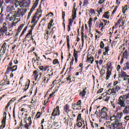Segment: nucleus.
<instances>
[{
	"instance_id": "obj_7",
	"label": "nucleus",
	"mask_w": 129,
	"mask_h": 129,
	"mask_svg": "<svg viewBox=\"0 0 129 129\" xmlns=\"http://www.w3.org/2000/svg\"><path fill=\"white\" fill-rule=\"evenodd\" d=\"M101 118L102 119H106V116H107V112H101Z\"/></svg>"
},
{
	"instance_id": "obj_20",
	"label": "nucleus",
	"mask_w": 129,
	"mask_h": 129,
	"mask_svg": "<svg viewBox=\"0 0 129 129\" xmlns=\"http://www.w3.org/2000/svg\"><path fill=\"white\" fill-rule=\"evenodd\" d=\"M4 14H0V25L5 20V18H4Z\"/></svg>"
},
{
	"instance_id": "obj_49",
	"label": "nucleus",
	"mask_w": 129,
	"mask_h": 129,
	"mask_svg": "<svg viewBox=\"0 0 129 129\" xmlns=\"http://www.w3.org/2000/svg\"><path fill=\"white\" fill-rule=\"evenodd\" d=\"M104 2H105V0H100L98 2V4H99V5H102V4H103V3H104Z\"/></svg>"
},
{
	"instance_id": "obj_36",
	"label": "nucleus",
	"mask_w": 129,
	"mask_h": 129,
	"mask_svg": "<svg viewBox=\"0 0 129 129\" xmlns=\"http://www.w3.org/2000/svg\"><path fill=\"white\" fill-rule=\"evenodd\" d=\"M31 35H32V31H30L26 35V38H31Z\"/></svg>"
},
{
	"instance_id": "obj_32",
	"label": "nucleus",
	"mask_w": 129,
	"mask_h": 129,
	"mask_svg": "<svg viewBox=\"0 0 129 129\" xmlns=\"http://www.w3.org/2000/svg\"><path fill=\"white\" fill-rule=\"evenodd\" d=\"M72 108L73 109H76L77 110H79V108H75V106H77V104L74 103L72 104Z\"/></svg>"
},
{
	"instance_id": "obj_62",
	"label": "nucleus",
	"mask_w": 129,
	"mask_h": 129,
	"mask_svg": "<svg viewBox=\"0 0 129 129\" xmlns=\"http://www.w3.org/2000/svg\"><path fill=\"white\" fill-rule=\"evenodd\" d=\"M47 16H49V17H52V16H54V15L53 14V13H49Z\"/></svg>"
},
{
	"instance_id": "obj_22",
	"label": "nucleus",
	"mask_w": 129,
	"mask_h": 129,
	"mask_svg": "<svg viewBox=\"0 0 129 129\" xmlns=\"http://www.w3.org/2000/svg\"><path fill=\"white\" fill-rule=\"evenodd\" d=\"M122 115H123L122 112H121V113L118 112V113H117L116 117L117 118H119V119H120V118H121Z\"/></svg>"
},
{
	"instance_id": "obj_38",
	"label": "nucleus",
	"mask_w": 129,
	"mask_h": 129,
	"mask_svg": "<svg viewBox=\"0 0 129 129\" xmlns=\"http://www.w3.org/2000/svg\"><path fill=\"white\" fill-rule=\"evenodd\" d=\"M20 16V12L18 11L16 13V15H13V17H15V18H19Z\"/></svg>"
},
{
	"instance_id": "obj_45",
	"label": "nucleus",
	"mask_w": 129,
	"mask_h": 129,
	"mask_svg": "<svg viewBox=\"0 0 129 129\" xmlns=\"http://www.w3.org/2000/svg\"><path fill=\"white\" fill-rule=\"evenodd\" d=\"M103 22L100 23L99 25H98V28H101V27H103Z\"/></svg>"
},
{
	"instance_id": "obj_4",
	"label": "nucleus",
	"mask_w": 129,
	"mask_h": 129,
	"mask_svg": "<svg viewBox=\"0 0 129 129\" xmlns=\"http://www.w3.org/2000/svg\"><path fill=\"white\" fill-rule=\"evenodd\" d=\"M113 129H121L122 128V124L118 123L115 121V123H113Z\"/></svg>"
},
{
	"instance_id": "obj_31",
	"label": "nucleus",
	"mask_w": 129,
	"mask_h": 129,
	"mask_svg": "<svg viewBox=\"0 0 129 129\" xmlns=\"http://www.w3.org/2000/svg\"><path fill=\"white\" fill-rule=\"evenodd\" d=\"M88 4H89V3L88 2V0H84L83 7H85V6H87Z\"/></svg>"
},
{
	"instance_id": "obj_40",
	"label": "nucleus",
	"mask_w": 129,
	"mask_h": 129,
	"mask_svg": "<svg viewBox=\"0 0 129 129\" xmlns=\"http://www.w3.org/2000/svg\"><path fill=\"white\" fill-rule=\"evenodd\" d=\"M55 91H57V90H55H55H53V92H52V93H51L49 95V98H51V97H52V96H53V95H54V94H55Z\"/></svg>"
},
{
	"instance_id": "obj_9",
	"label": "nucleus",
	"mask_w": 129,
	"mask_h": 129,
	"mask_svg": "<svg viewBox=\"0 0 129 129\" xmlns=\"http://www.w3.org/2000/svg\"><path fill=\"white\" fill-rule=\"evenodd\" d=\"M77 10H76V9H75V8H73V11H72V13H73V15L72 16L73 20H75V19H76L77 18V16L76 15H77V13H76Z\"/></svg>"
},
{
	"instance_id": "obj_14",
	"label": "nucleus",
	"mask_w": 129,
	"mask_h": 129,
	"mask_svg": "<svg viewBox=\"0 0 129 129\" xmlns=\"http://www.w3.org/2000/svg\"><path fill=\"white\" fill-rule=\"evenodd\" d=\"M84 38L85 39H86L87 38V36L86 35H84V33L82 32V46H83L84 44Z\"/></svg>"
},
{
	"instance_id": "obj_30",
	"label": "nucleus",
	"mask_w": 129,
	"mask_h": 129,
	"mask_svg": "<svg viewBox=\"0 0 129 129\" xmlns=\"http://www.w3.org/2000/svg\"><path fill=\"white\" fill-rule=\"evenodd\" d=\"M38 6V2L37 3H35L32 7V8H31V10H33V11L35 9V8H36V7Z\"/></svg>"
},
{
	"instance_id": "obj_47",
	"label": "nucleus",
	"mask_w": 129,
	"mask_h": 129,
	"mask_svg": "<svg viewBox=\"0 0 129 129\" xmlns=\"http://www.w3.org/2000/svg\"><path fill=\"white\" fill-rule=\"evenodd\" d=\"M74 57L75 58H78V53L77 52H74Z\"/></svg>"
},
{
	"instance_id": "obj_58",
	"label": "nucleus",
	"mask_w": 129,
	"mask_h": 129,
	"mask_svg": "<svg viewBox=\"0 0 129 129\" xmlns=\"http://www.w3.org/2000/svg\"><path fill=\"white\" fill-rule=\"evenodd\" d=\"M124 58L122 57L120 62V65L122 64V63H123Z\"/></svg>"
},
{
	"instance_id": "obj_64",
	"label": "nucleus",
	"mask_w": 129,
	"mask_h": 129,
	"mask_svg": "<svg viewBox=\"0 0 129 129\" xmlns=\"http://www.w3.org/2000/svg\"><path fill=\"white\" fill-rule=\"evenodd\" d=\"M125 120H129V116H126L124 117Z\"/></svg>"
},
{
	"instance_id": "obj_10",
	"label": "nucleus",
	"mask_w": 129,
	"mask_h": 129,
	"mask_svg": "<svg viewBox=\"0 0 129 129\" xmlns=\"http://www.w3.org/2000/svg\"><path fill=\"white\" fill-rule=\"evenodd\" d=\"M107 73H106V80H108L110 77V75H111V71H110L109 70L107 69Z\"/></svg>"
},
{
	"instance_id": "obj_59",
	"label": "nucleus",
	"mask_w": 129,
	"mask_h": 129,
	"mask_svg": "<svg viewBox=\"0 0 129 129\" xmlns=\"http://www.w3.org/2000/svg\"><path fill=\"white\" fill-rule=\"evenodd\" d=\"M71 31V26L68 25V31L70 32Z\"/></svg>"
},
{
	"instance_id": "obj_27",
	"label": "nucleus",
	"mask_w": 129,
	"mask_h": 129,
	"mask_svg": "<svg viewBox=\"0 0 129 129\" xmlns=\"http://www.w3.org/2000/svg\"><path fill=\"white\" fill-rule=\"evenodd\" d=\"M100 48L101 49H104V43L102 41L100 42Z\"/></svg>"
},
{
	"instance_id": "obj_2",
	"label": "nucleus",
	"mask_w": 129,
	"mask_h": 129,
	"mask_svg": "<svg viewBox=\"0 0 129 129\" xmlns=\"http://www.w3.org/2000/svg\"><path fill=\"white\" fill-rule=\"evenodd\" d=\"M8 32V25L7 23H4L2 27L0 28V37L4 36Z\"/></svg>"
},
{
	"instance_id": "obj_63",
	"label": "nucleus",
	"mask_w": 129,
	"mask_h": 129,
	"mask_svg": "<svg viewBox=\"0 0 129 129\" xmlns=\"http://www.w3.org/2000/svg\"><path fill=\"white\" fill-rule=\"evenodd\" d=\"M102 62H103V60L102 59H100L99 61V65H101V64H102Z\"/></svg>"
},
{
	"instance_id": "obj_57",
	"label": "nucleus",
	"mask_w": 129,
	"mask_h": 129,
	"mask_svg": "<svg viewBox=\"0 0 129 129\" xmlns=\"http://www.w3.org/2000/svg\"><path fill=\"white\" fill-rule=\"evenodd\" d=\"M102 53V50L99 49L98 51V55H100Z\"/></svg>"
},
{
	"instance_id": "obj_24",
	"label": "nucleus",
	"mask_w": 129,
	"mask_h": 129,
	"mask_svg": "<svg viewBox=\"0 0 129 129\" xmlns=\"http://www.w3.org/2000/svg\"><path fill=\"white\" fill-rule=\"evenodd\" d=\"M7 119V117H3V119L2 120V123H3V125H4V126H3V128L6 126V120Z\"/></svg>"
},
{
	"instance_id": "obj_28",
	"label": "nucleus",
	"mask_w": 129,
	"mask_h": 129,
	"mask_svg": "<svg viewBox=\"0 0 129 129\" xmlns=\"http://www.w3.org/2000/svg\"><path fill=\"white\" fill-rule=\"evenodd\" d=\"M82 117H81V114L80 113L78 114V117H77V121H79V120H82Z\"/></svg>"
},
{
	"instance_id": "obj_48",
	"label": "nucleus",
	"mask_w": 129,
	"mask_h": 129,
	"mask_svg": "<svg viewBox=\"0 0 129 129\" xmlns=\"http://www.w3.org/2000/svg\"><path fill=\"white\" fill-rule=\"evenodd\" d=\"M112 124H113V123H112L111 125L109 124L108 126V128H109V129H113V126Z\"/></svg>"
},
{
	"instance_id": "obj_29",
	"label": "nucleus",
	"mask_w": 129,
	"mask_h": 129,
	"mask_svg": "<svg viewBox=\"0 0 129 129\" xmlns=\"http://www.w3.org/2000/svg\"><path fill=\"white\" fill-rule=\"evenodd\" d=\"M24 25L23 24H22L20 25V26L18 27V32H21L22 31Z\"/></svg>"
},
{
	"instance_id": "obj_13",
	"label": "nucleus",
	"mask_w": 129,
	"mask_h": 129,
	"mask_svg": "<svg viewBox=\"0 0 129 129\" xmlns=\"http://www.w3.org/2000/svg\"><path fill=\"white\" fill-rule=\"evenodd\" d=\"M6 4H10V5H13V4H15L16 2H17L16 0H5Z\"/></svg>"
},
{
	"instance_id": "obj_53",
	"label": "nucleus",
	"mask_w": 129,
	"mask_h": 129,
	"mask_svg": "<svg viewBox=\"0 0 129 129\" xmlns=\"http://www.w3.org/2000/svg\"><path fill=\"white\" fill-rule=\"evenodd\" d=\"M102 91H103V88H101L100 89L98 90L97 93H101V92H102Z\"/></svg>"
},
{
	"instance_id": "obj_1",
	"label": "nucleus",
	"mask_w": 129,
	"mask_h": 129,
	"mask_svg": "<svg viewBox=\"0 0 129 129\" xmlns=\"http://www.w3.org/2000/svg\"><path fill=\"white\" fill-rule=\"evenodd\" d=\"M125 101L123 99V97L120 96L117 101V104L118 105L119 108H123V107H125Z\"/></svg>"
},
{
	"instance_id": "obj_33",
	"label": "nucleus",
	"mask_w": 129,
	"mask_h": 129,
	"mask_svg": "<svg viewBox=\"0 0 129 129\" xmlns=\"http://www.w3.org/2000/svg\"><path fill=\"white\" fill-rule=\"evenodd\" d=\"M56 64H59V61H58V59H55L53 61V64L56 65Z\"/></svg>"
},
{
	"instance_id": "obj_15",
	"label": "nucleus",
	"mask_w": 129,
	"mask_h": 129,
	"mask_svg": "<svg viewBox=\"0 0 129 129\" xmlns=\"http://www.w3.org/2000/svg\"><path fill=\"white\" fill-rule=\"evenodd\" d=\"M48 68H49V67L43 66H41L39 67V69L41 71H47V69H48Z\"/></svg>"
},
{
	"instance_id": "obj_43",
	"label": "nucleus",
	"mask_w": 129,
	"mask_h": 129,
	"mask_svg": "<svg viewBox=\"0 0 129 129\" xmlns=\"http://www.w3.org/2000/svg\"><path fill=\"white\" fill-rule=\"evenodd\" d=\"M28 120L29 121L28 124L29 125L32 124V120L31 119V117H28Z\"/></svg>"
},
{
	"instance_id": "obj_12",
	"label": "nucleus",
	"mask_w": 129,
	"mask_h": 129,
	"mask_svg": "<svg viewBox=\"0 0 129 129\" xmlns=\"http://www.w3.org/2000/svg\"><path fill=\"white\" fill-rule=\"evenodd\" d=\"M128 51H127V50H125V51L123 53L122 57L123 58L125 59H127L128 57Z\"/></svg>"
},
{
	"instance_id": "obj_35",
	"label": "nucleus",
	"mask_w": 129,
	"mask_h": 129,
	"mask_svg": "<svg viewBox=\"0 0 129 129\" xmlns=\"http://www.w3.org/2000/svg\"><path fill=\"white\" fill-rule=\"evenodd\" d=\"M107 110H108V109H107L106 108V107H104L102 109H101V112H106V111H107Z\"/></svg>"
},
{
	"instance_id": "obj_3",
	"label": "nucleus",
	"mask_w": 129,
	"mask_h": 129,
	"mask_svg": "<svg viewBox=\"0 0 129 129\" xmlns=\"http://www.w3.org/2000/svg\"><path fill=\"white\" fill-rule=\"evenodd\" d=\"M60 115V110H59V106H57L54 109L50 118L53 119V116H59Z\"/></svg>"
},
{
	"instance_id": "obj_60",
	"label": "nucleus",
	"mask_w": 129,
	"mask_h": 129,
	"mask_svg": "<svg viewBox=\"0 0 129 129\" xmlns=\"http://www.w3.org/2000/svg\"><path fill=\"white\" fill-rule=\"evenodd\" d=\"M37 13L38 14H40V13H42V10H41L40 8H39L37 10Z\"/></svg>"
},
{
	"instance_id": "obj_6",
	"label": "nucleus",
	"mask_w": 129,
	"mask_h": 129,
	"mask_svg": "<svg viewBox=\"0 0 129 129\" xmlns=\"http://www.w3.org/2000/svg\"><path fill=\"white\" fill-rule=\"evenodd\" d=\"M120 90V87L119 86H116L114 87L112 89H110L112 93H117L118 92V91Z\"/></svg>"
},
{
	"instance_id": "obj_56",
	"label": "nucleus",
	"mask_w": 129,
	"mask_h": 129,
	"mask_svg": "<svg viewBox=\"0 0 129 129\" xmlns=\"http://www.w3.org/2000/svg\"><path fill=\"white\" fill-rule=\"evenodd\" d=\"M103 17L105 18V19H109V16L103 15Z\"/></svg>"
},
{
	"instance_id": "obj_44",
	"label": "nucleus",
	"mask_w": 129,
	"mask_h": 129,
	"mask_svg": "<svg viewBox=\"0 0 129 129\" xmlns=\"http://www.w3.org/2000/svg\"><path fill=\"white\" fill-rule=\"evenodd\" d=\"M76 104H77V106H80L81 104V100H79Z\"/></svg>"
},
{
	"instance_id": "obj_18",
	"label": "nucleus",
	"mask_w": 129,
	"mask_h": 129,
	"mask_svg": "<svg viewBox=\"0 0 129 129\" xmlns=\"http://www.w3.org/2000/svg\"><path fill=\"white\" fill-rule=\"evenodd\" d=\"M86 89V88L80 93V95H81L82 97H84V96H85V95L86 94L87 92L85 90Z\"/></svg>"
},
{
	"instance_id": "obj_26",
	"label": "nucleus",
	"mask_w": 129,
	"mask_h": 129,
	"mask_svg": "<svg viewBox=\"0 0 129 129\" xmlns=\"http://www.w3.org/2000/svg\"><path fill=\"white\" fill-rule=\"evenodd\" d=\"M69 26L72 27V24H73V22H74V20H73V18L69 19Z\"/></svg>"
},
{
	"instance_id": "obj_50",
	"label": "nucleus",
	"mask_w": 129,
	"mask_h": 129,
	"mask_svg": "<svg viewBox=\"0 0 129 129\" xmlns=\"http://www.w3.org/2000/svg\"><path fill=\"white\" fill-rule=\"evenodd\" d=\"M62 19H63V22H64L65 19H64L65 18V12H62Z\"/></svg>"
},
{
	"instance_id": "obj_46",
	"label": "nucleus",
	"mask_w": 129,
	"mask_h": 129,
	"mask_svg": "<svg viewBox=\"0 0 129 129\" xmlns=\"http://www.w3.org/2000/svg\"><path fill=\"white\" fill-rule=\"evenodd\" d=\"M102 21H103L104 22V23H105V26H108V23L107 20H102Z\"/></svg>"
},
{
	"instance_id": "obj_41",
	"label": "nucleus",
	"mask_w": 129,
	"mask_h": 129,
	"mask_svg": "<svg viewBox=\"0 0 129 129\" xmlns=\"http://www.w3.org/2000/svg\"><path fill=\"white\" fill-rule=\"evenodd\" d=\"M41 115H40V112H38L36 114L35 117L36 118H40Z\"/></svg>"
},
{
	"instance_id": "obj_17",
	"label": "nucleus",
	"mask_w": 129,
	"mask_h": 129,
	"mask_svg": "<svg viewBox=\"0 0 129 129\" xmlns=\"http://www.w3.org/2000/svg\"><path fill=\"white\" fill-rule=\"evenodd\" d=\"M63 110H64V111H65L66 112H67V113H68V112L69 111V105L66 104L64 106Z\"/></svg>"
},
{
	"instance_id": "obj_37",
	"label": "nucleus",
	"mask_w": 129,
	"mask_h": 129,
	"mask_svg": "<svg viewBox=\"0 0 129 129\" xmlns=\"http://www.w3.org/2000/svg\"><path fill=\"white\" fill-rule=\"evenodd\" d=\"M123 81H127L128 83H129V77H125L123 78Z\"/></svg>"
},
{
	"instance_id": "obj_5",
	"label": "nucleus",
	"mask_w": 129,
	"mask_h": 129,
	"mask_svg": "<svg viewBox=\"0 0 129 129\" xmlns=\"http://www.w3.org/2000/svg\"><path fill=\"white\" fill-rule=\"evenodd\" d=\"M17 69H18V66H14L12 67H8L5 74H9V73H10V71H12V72H14V71H17Z\"/></svg>"
},
{
	"instance_id": "obj_34",
	"label": "nucleus",
	"mask_w": 129,
	"mask_h": 129,
	"mask_svg": "<svg viewBox=\"0 0 129 129\" xmlns=\"http://www.w3.org/2000/svg\"><path fill=\"white\" fill-rule=\"evenodd\" d=\"M7 28L8 29H12V28H13V25H12V23H8Z\"/></svg>"
},
{
	"instance_id": "obj_51",
	"label": "nucleus",
	"mask_w": 129,
	"mask_h": 129,
	"mask_svg": "<svg viewBox=\"0 0 129 129\" xmlns=\"http://www.w3.org/2000/svg\"><path fill=\"white\" fill-rule=\"evenodd\" d=\"M29 125H30V124H29L28 123H26V124L24 125V127L26 129H29Z\"/></svg>"
},
{
	"instance_id": "obj_16",
	"label": "nucleus",
	"mask_w": 129,
	"mask_h": 129,
	"mask_svg": "<svg viewBox=\"0 0 129 129\" xmlns=\"http://www.w3.org/2000/svg\"><path fill=\"white\" fill-rule=\"evenodd\" d=\"M124 107L125 108H124V110H123V113L124 114H128V113H129L128 108H127V107L126 106H125V105Z\"/></svg>"
},
{
	"instance_id": "obj_11",
	"label": "nucleus",
	"mask_w": 129,
	"mask_h": 129,
	"mask_svg": "<svg viewBox=\"0 0 129 129\" xmlns=\"http://www.w3.org/2000/svg\"><path fill=\"white\" fill-rule=\"evenodd\" d=\"M94 61V57L93 56H91L88 58V59L87 60L86 62L88 63H90L91 64H93Z\"/></svg>"
},
{
	"instance_id": "obj_54",
	"label": "nucleus",
	"mask_w": 129,
	"mask_h": 129,
	"mask_svg": "<svg viewBox=\"0 0 129 129\" xmlns=\"http://www.w3.org/2000/svg\"><path fill=\"white\" fill-rule=\"evenodd\" d=\"M81 121L83 122V124L84 125H85L87 126V122L86 121V122L83 120V119L82 120H81Z\"/></svg>"
},
{
	"instance_id": "obj_42",
	"label": "nucleus",
	"mask_w": 129,
	"mask_h": 129,
	"mask_svg": "<svg viewBox=\"0 0 129 129\" xmlns=\"http://www.w3.org/2000/svg\"><path fill=\"white\" fill-rule=\"evenodd\" d=\"M29 86L30 85H28L27 84H26L25 85V89H24V91H27V90H28V89H29Z\"/></svg>"
},
{
	"instance_id": "obj_55",
	"label": "nucleus",
	"mask_w": 129,
	"mask_h": 129,
	"mask_svg": "<svg viewBox=\"0 0 129 129\" xmlns=\"http://www.w3.org/2000/svg\"><path fill=\"white\" fill-rule=\"evenodd\" d=\"M9 106H10V104H7L5 108V110L6 111H8V108H9Z\"/></svg>"
},
{
	"instance_id": "obj_52",
	"label": "nucleus",
	"mask_w": 129,
	"mask_h": 129,
	"mask_svg": "<svg viewBox=\"0 0 129 129\" xmlns=\"http://www.w3.org/2000/svg\"><path fill=\"white\" fill-rule=\"evenodd\" d=\"M109 47L108 46L105 47L104 48L105 51L106 52H108V51H109Z\"/></svg>"
},
{
	"instance_id": "obj_19",
	"label": "nucleus",
	"mask_w": 129,
	"mask_h": 129,
	"mask_svg": "<svg viewBox=\"0 0 129 129\" xmlns=\"http://www.w3.org/2000/svg\"><path fill=\"white\" fill-rule=\"evenodd\" d=\"M129 69V62H126L125 65L124 67L123 68V70L125 71V70H128Z\"/></svg>"
},
{
	"instance_id": "obj_8",
	"label": "nucleus",
	"mask_w": 129,
	"mask_h": 129,
	"mask_svg": "<svg viewBox=\"0 0 129 129\" xmlns=\"http://www.w3.org/2000/svg\"><path fill=\"white\" fill-rule=\"evenodd\" d=\"M120 78H123L124 77H129V76L126 74V73L122 71H121V75H119V77H120Z\"/></svg>"
},
{
	"instance_id": "obj_61",
	"label": "nucleus",
	"mask_w": 129,
	"mask_h": 129,
	"mask_svg": "<svg viewBox=\"0 0 129 129\" xmlns=\"http://www.w3.org/2000/svg\"><path fill=\"white\" fill-rule=\"evenodd\" d=\"M118 81H115V82H114V83H113V86H114V87H115V86H116V84H118Z\"/></svg>"
},
{
	"instance_id": "obj_39",
	"label": "nucleus",
	"mask_w": 129,
	"mask_h": 129,
	"mask_svg": "<svg viewBox=\"0 0 129 129\" xmlns=\"http://www.w3.org/2000/svg\"><path fill=\"white\" fill-rule=\"evenodd\" d=\"M77 126L78 127H81L82 126V123L81 122H79L77 123Z\"/></svg>"
},
{
	"instance_id": "obj_21",
	"label": "nucleus",
	"mask_w": 129,
	"mask_h": 129,
	"mask_svg": "<svg viewBox=\"0 0 129 129\" xmlns=\"http://www.w3.org/2000/svg\"><path fill=\"white\" fill-rule=\"evenodd\" d=\"M122 97H123V99H124V101H125V100H127L129 99V93L126 94V95H123L122 96Z\"/></svg>"
},
{
	"instance_id": "obj_23",
	"label": "nucleus",
	"mask_w": 129,
	"mask_h": 129,
	"mask_svg": "<svg viewBox=\"0 0 129 129\" xmlns=\"http://www.w3.org/2000/svg\"><path fill=\"white\" fill-rule=\"evenodd\" d=\"M95 14V11L93 9H90V11H89V15L90 16H91L92 15H94Z\"/></svg>"
},
{
	"instance_id": "obj_25",
	"label": "nucleus",
	"mask_w": 129,
	"mask_h": 129,
	"mask_svg": "<svg viewBox=\"0 0 129 129\" xmlns=\"http://www.w3.org/2000/svg\"><path fill=\"white\" fill-rule=\"evenodd\" d=\"M2 48H3L4 52H6V50L7 49V43L5 42L2 45Z\"/></svg>"
}]
</instances>
